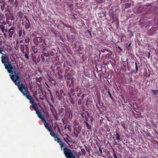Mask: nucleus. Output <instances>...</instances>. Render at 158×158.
<instances>
[{"instance_id":"1","label":"nucleus","mask_w":158,"mask_h":158,"mask_svg":"<svg viewBox=\"0 0 158 158\" xmlns=\"http://www.w3.org/2000/svg\"><path fill=\"white\" fill-rule=\"evenodd\" d=\"M1 59L2 63L4 64L8 72L10 74L13 73L14 69H15V68L9 62V57L5 54H3V55L2 56Z\"/></svg>"},{"instance_id":"2","label":"nucleus","mask_w":158,"mask_h":158,"mask_svg":"<svg viewBox=\"0 0 158 158\" xmlns=\"http://www.w3.org/2000/svg\"><path fill=\"white\" fill-rule=\"evenodd\" d=\"M15 68V69H14V70L13 72V73H10V76L12 81L16 85L18 86V88L21 86V83L22 82H21L20 79L19 73L15 71V70L16 69V68Z\"/></svg>"},{"instance_id":"3","label":"nucleus","mask_w":158,"mask_h":158,"mask_svg":"<svg viewBox=\"0 0 158 158\" xmlns=\"http://www.w3.org/2000/svg\"><path fill=\"white\" fill-rule=\"evenodd\" d=\"M21 86L18 87L19 90L23 93V95L26 96L28 99H30L32 97L28 93L27 87L23 85L22 83H21Z\"/></svg>"},{"instance_id":"4","label":"nucleus","mask_w":158,"mask_h":158,"mask_svg":"<svg viewBox=\"0 0 158 158\" xmlns=\"http://www.w3.org/2000/svg\"><path fill=\"white\" fill-rule=\"evenodd\" d=\"M63 149V152L67 158H80L77 157L73 153V151L66 147V145Z\"/></svg>"},{"instance_id":"5","label":"nucleus","mask_w":158,"mask_h":158,"mask_svg":"<svg viewBox=\"0 0 158 158\" xmlns=\"http://www.w3.org/2000/svg\"><path fill=\"white\" fill-rule=\"evenodd\" d=\"M50 131V135L55 139V140H57L58 143L60 146V148L62 150L63 147H65L66 145V144L62 142L60 138L58 137L57 134L55 133L54 132L52 131V130Z\"/></svg>"},{"instance_id":"6","label":"nucleus","mask_w":158,"mask_h":158,"mask_svg":"<svg viewBox=\"0 0 158 158\" xmlns=\"http://www.w3.org/2000/svg\"><path fill=\"white\" fill-rule=\"evenodd\" d=\"M36 113L37 114L39 118L41 119L43 121H45V117L44 114H42L41 112L38 110V108H36V110H34Z\"/></svg>"},{"instance_id":"7","label":"nucleus","mask_w":158,"mask_h":158,"mask_svg":"<svg viewBox=\"0 0 158 158\" xmlns=\"http://www.w3.org/2000/svg\"><path fill=\"white\" fill-rule=\"evenodd\" d=\"M15 28L13 27H11L8 30V38H12L15 32Z\"/></svg>"},{"instance_id":"8","label":"nucleus","mask_w":158,"mask_h":158,"mask_svg":"<svg viewBox=\"0 0 158 158\" xmlns=\"http://www.w3.org/2000/svg\"><path fill=\"white\" fill-rule=\"evenodd\" d=\"M30 102L32 105V107L34 110H36V108H37V105L35 103L34 100L31 98L30 99Z\"/></svg>"},{"instance_id":"9","label":"nucleus","mask_w":158,"mask_h":158,"mask_svg":"<svg viewBox=\"0 0 158 158\" xmlns=\"http://www.w3.org/2000/svg\"><path fill=\"white\" fill-rule=\"evenodd\" d=\"M23 14L21 11H19L17 15L16 18L17 19H19L20 20L23 17Z\"/></svg>"},{"instance_id":"10","label":"nucleus","mask_w":158,"mask_h":158,"mask_svg":"<svg viewBox=\"0 0 158 158\" xmlns=\"http://www.w3.org/2000/svg\"><path fill=\"white\" fill-rule=\"evenodd\" d=\"M99 105L100 106H98V104L97 103H96V107H97V109L99 110V112L100 113H102V111L100 110V108H102L103 106V103L102 102H100L99 103H98Z\"/></svg>"},{"instance_id":"11","label":"nucleus","mask_w":158,"mask_h":158,"mask_svg":"<svg viewBox=\"0 0 158 158\" xmlns=\"http://www.w3.org/2000/svg\"><path fill=\"white\" fill-rule=\"evenodd\" d=\"M43 121L44 122V125L45 128L48 130V131H51V128L52 127L51 126L50 127L48 123L46 122L45 120V121Z\"/></svg>"},{"instance_id":"12","label":"nucleus","mask_w":158,"mask_h":158,"mask_svg":"<svg viewBox=\"0 0 158 158\" xmlns=\"http://www.w3.org/2000/svg\"><path fill=\"white\" fill-rule=\"evenodd\" d=\"M31 27V23L29 22L26 23L25 25V27L26 30H27L30 28Z\"/></svg>"},{"instance_id":"13","label":"nucleus","mask_w":158,"mask_h":158,"mask_svg":"<svg viewBox=\"0 0 158 158\" xmlns=\"http://www.w3.org/2000/svg\"><path fill=\"white\" fill-rule=\"evenodd\" d=\"M116 135V140H118V142H119L121 140V138L120 137V136L118 133V132L116 131L115 132Z\"/></svg>"},{"instance_id":"14","label":"nucleus","mask_w":158,"mask_h":158,"mask_svg":"<svg viewBox=\"0 0 158 158\" xmlns=\"http://www.w3.org/2000/svg\"><path fill=\"white\" fill-rule=\"evenodd\" d=\"M68 94H69H69L70 95L69 99H70V102H71V104L72 105H74V104H75V101H74V98H73V97H71V94H70V93H69Z\"/></svg>"},{"instance_id":"15","label":"nucleus","mask_w":158,"mask_h":158,"mask_svg":"<svg viewBox=\"0 0 158 158\" xmlns=\"http://www.w3.org/2000/svg\"><path fill=\"white\" fill-rule=\"evenodd\" d=\"M106 93H107L108 94L110 98H111V100L112 101H113L114 100V98H113V97L111 95V93L110 92L109 89H108L107 91H106L105 92L106 94Z\"/></svg>"},{"instance_id":"16","label":"nucleus","mask_w":158,"mask_h":158,"mask_svg":"<svg viewBox=\"0 0 158 158\" xmlns=\"http://www.w3.org/2000/svg\"><path fill=\"white\" fill-rule=\"evenodd\" d=\"M17 32L18 34L19 37H20L22 36V29H20L19 30H17Z\"/></svg>"},{"instance_id":"17","label":"nucleus","mask_w":158,"mask_h":158,"mask_svg":"<svg viewBox=\"0 0 158 158\" xmlns=\"http://www.w3.org/2000/svg\"><path fill=\"white\" fill-rule=\"evenodd\" d=\"M85 123L87 129L89 131L91 130V126L89 125V123L86 122L84 121Z\"/></svg>"},{"instance_id":"18","label":"nucleus","mask_w":158,"mask_h":158,"mask_svg":"<svg viewBox=\"0 0 158 158\" xmlns=\"http://www.w3.org/2000/svg\"><path fill=\"white\" fill-rule=\"evenodd\" d=\"M19 0H15V2H14V5H12L15 7H17L19 6Z\"/></svg>"},{"instance_id":"19","label":"nucleus","mask_w":158,"mask_h":158,"mask_svg":"<svg viewBox=\"0 0 158 158\" xmlns=\"http://www.w3.org/2000/svg\"><path fill=\"white\" fill-rule=\"evenodd\" d=\"M84 147L86 150V151L90 153V149L88 147V145L87 144V143L85 144L84 145Z\"/></svg>"},{"instance_id":"20","label":"nucleus","mask_w":158,"mask_h":158,"mask_svg":"<svg viewBox=\"0 0 158 158\" xmlns=\"http://www.w3.org/2000/svg\"><path fill=\"white\" fill-rule=\"evenodd\" d=\"M125 9H128L130 8L131 6V3H126L125 4Z\"/></svg>"},{"instance_id":"21","label":"nucleus","mask_w":158,"mask_h":158,"mask_svg":"<svg viewBox=\"0 0 158 158\" xmlns=\"http://www.w3.org/2000/svg\"><path fill=\"white\" fill-rule=\"evenodd\" d=\"M74 134L75 135V136L77 137L78 136L79 134L80 133V131H79L76 130L74 131Z\"/></svg>"},{"instance_id":"22","label":"nucleus","mask_w":158,"mask_h":158,"mask_svg":"<svg viewBox=\"0 0 158 158\" xmlns=\"http://www.w3.org/2000/svg\"><path fill=\"white\" fill-rule=\"evenodd\" d=\"M0 28L2 32V33H4V32L5 31V27L2 24L0 25Z\"/></svg>"},{"instance_id":"23","label":"nucleus","mask_w":158,"mask_h":158,"mask_svg":"<svg viewBox=\"0 0 158 158\" xmlns=\"http://www.w3.org/2000/svg\"><path fill=\"white\" fill-rule=\"evenodd\" d=\"M71 139V140L70 139H68V138H64V140L69 145H70L69 144V143L67 141L71 142L72 141V140L71 139Z\"/></svg>"},{"instance_id":"24","label":"nucleus","mask_w":158,"mask_h":158,"mask_svg":"<svg viewBox=\"0 0 158 158\" xmlns=\"http://www.w3.org/2000/svg\"><path fill=\"white\" fill-rule=\"evenodd\" d=\"M121 126L125 130H126L127 128L125 123L124 122H123L122 123Z\"/></svg>"},{"instance_id":"25","label":"nucleus","mask_w":158,"mask_h":158,"mask_svg":"<svg viewBox=\"0 0 158 158\" xmlns=\"http://www.w3.org/2000/svg\"><path fill=\"white\" fill-rule=\"evenodd\" d=\"M152 91L155 95H157L158 94V89H152Z\"/></svg>"},{"instance_id":"26","label":"nucleus","mask_w":158,"mask_h":158,"mask_svg":"<svg viewBox=\"0 0 158 158\" xmlns=\"http://www.w3.org/2000/svg\"><path fill=\"white\" fill-rule=\"evenodd\" d=\"M135 65L136 73H137L138 71V68L137 65V63L136 61L135 62Z\"/></svg>"},{"instance_id":"27","label":"nucleus","mask_w":158,"mask_h":158,"mask_svg":"<svg viewBox=\"0 0 158 158\" xmlns=\"http://www.w3.org/2000/svg\"><path fill=\"white\" fill-rule=\"evenodd\" d=\"M43 56H46V57H48L49 56V53L48 52H43Z\"/></svg>"},{"instance_id":"28","label":"nucleus","mask_w":158,"mask_h":158,"mask_svg":"<svg viewBox=\"0 0 158 158\" xmlns=\"http://www.w3.org/2000/svg\"><path fill=\"white\" fill-rule=\"evenodd\" d=\"M94 141L96 143L97 146L98 147H99L100 143L98 141V140L96 139H94Z\"/></svg>"},{"instance_id":"29","label":"nucleus","mask_w":158,"mask_h":158,"mask_svg":"<svg viewBox=\"0 0 158 158\" xmlns=\"http://www.w3.org/2000/svg\"><path fill=\"white\" fill-rule=\"evenodd\" d=\"M81 116L82 118H84V117H85V118H86V116L85 115L84 112H82L81 113Z\"/></svg>"},{"instance_id":"30","label":"nucleus","mask_w":158,"mask_h":158,"mask_svg":"<svg viewBox=\"0 0 158 158\" xmlns=\"http://www.w3.org/2000/svg\"><path fill=\"white\" fill-rule=\"evenodd\" d=\"M113 156L114 157V158H118L117 156V153L116 154L114 152H113Z\"/></svg>"},{"instance_id":"31","label":"nucleus","mask_w":158,"mask_h":158,"mask_svg":"<svg viewBox=\"0 0 158 158\" xmlns=\"http://www.w3.org/2000/svg\"><path fill=\"white\" fill-rule=\"evenodd\" d=\"M25 40L26 43H28L29 42L30 39L28 38H27L25 39Z\"/></svg>"},{"instance_id":"32","label":"nucleus","mask_w":158,"mask_h":158,"mask_svg":"<svg viewBox=\"0 0 158 158\" xmlns=\"http://www.w3.org/2000/svg\"><path fill=\"white\" fill-rule=\"evenodd\" d=\"M5 7V6L4 4H3L2 5H1V9L2 10H3L4 9V8Z\"/></svg>"},{"instance_id":"33","label":"nucleus","mask_w":158,"mask_h":158,"mask_svg":"<svg viewBox=\"0 0 158 158\" xmlns=\"http://www.w3.org/2000/svg\"><path fill=\"white\" fill-rule=\"evenodd\" d=\"M82 101L81 99H79L78 100V104L79 105H81V104Z\"/></svg>"},{"instance_id":"34","label":"nucleus","mask_w":158,"mask_h":158,"mask_svg":"<svg viewBox=\"0 0 158 158\" xmlns=\"http://www.w3.org/2000/svg\"><path fill=\"white\" fill-rule=\"evenodd\" d=\"M150 52H148V53H147L146 54V56L148 58H150Z\"/></svg>"},{"instance_id":"35","label":"nucleus","mask_w":158,"mask_h":158,"mask_svg":"<svg viewBox=\"0 0 158 158\" xmlns=\"http://www.w3.org/2000/svg\"><path fill=\"white\" fill-rule=\"evenodd\" d=\"M36 38L37 39V40H38V39L39 40V42L40 43H41L42 40L40 37H36Z\"/></svg>"},{"instance_id":"36","label":"nucleus","mask_w":158,"mask_h":158,"mask_svg":"<svg viewBox=\"0 0 158 158\" xmlns=\"http://www.w3.org/2000/svg\"><path fill=\"white\" fill-rule=\"evenodd\" d=\"M117 153L118 158H121L122 155L118 153Z\"/></svg>"},{"instance_id":"37","label":"nucleus","mask_w":158,"mask_h":158,"mask_svg":"<svg viewBox=\"0 0 158 158\" xmlns=\"http://www.w3.org/2000/svg\"><path fill=\"white\" fill-rule=\"evenodd\" d=\"M81 152L84 155L86 154L85 151L84 149H81Z\"/></svg>"},{"instance_id":"38","label":"nucleus","mask_w":158,"mask_h":158,"mask_svg":"<svg viewBox=\"0 0 158 158\" xmlns=\"http://www.w3.org/2000/svg\"><path fill=\"white\" fill-rule=\"evenodd\" d=\"M10 3L12 5H14V0H9Z\"/></svg>"},{"instance_id":"39","label":"nucleus","mask_w":158,"mask_h":158,"mask_svg":"<svg viewBox=\"0 0 158 158\" xmlns=\"http://www.w3.org/2000/svg\"><path fill=\"white\" fill-rule=\"evenodd\" d=\"M41 79L42 78L41 77H39L38 78H36L37 81L39 82H40L41 80Z\"/></svg>"},{"instance_id":"40","label":"nucleus","mask_w":158,"mask_h":158,"mask_svg":"<svg viewBox=\"0 0 158 158\" xmlns=\"http://www.w3.org/2000/svg\"><path fill=\"white\" fill-rule=\"evenodd\" d=\"M25 58L27 59H29V57L28 54V53H27L26 52L25 53Z\"/></svg>"},{"instance_id":"41","label":"nucleus","mask_w":158,"mask_h":158,"mask_svg":"<svg viewBox=\"0 0 158 158\" xmlns=\"http://www.w3.org/2000/svg\"><path fill=\"white\" fill-rule=\"evenodd\" d=\"M41 57L42 61L43 62L45 60V59L44 58V56H43L42 55H41Z\"/></svg>"},{"instance_id":"42","label":"nucleus","mask_w":158,"mask_h":158,"mask_svg":"<svg viewBox=\"0 0 158 158\" xmlns=\"http://www.w3.org/2000/svg\"><path fill=\"white\" fill-rule=\"evenodd\" d=\"M51 100L52 101V103H54V100L53 99V96H52V94H51Z\"/></svg>"},{"instance_id":"43","label":"nucleus","mask_w":158,"mask_h":158,"mask_svg":"<svg viewBox=\"0 0 158 158\" xmlns=\"http://www.w3.org/2000/svg\"><path fill=\"white\" fill-rule=\"evenodd\" d=\"M3 15L0 14V21L2 20L3 18Z\"/></svg>"},{"instance_id":"44","label":"nucleus","mask_w":158,"mask_h":158,"mask_svg":"<svg viewBox=\"0 0 158 158\" xmlns=\"http://www.w3.org/2000/svg\"><path fill=\"white\" fill-rule=\"evenodd\" d=\"M85 94H82L81 96V99H84V98H85Z\"/></svg>"},{"instance_id":"45","label":"nucleus","mask_w":158,"mask_h":158,"mask_svg":"<svg viewBox=\"0 0 158 158\" xmlns=\"http://www.w3.org/2000/svg\"><path fill=\"white\" fill-rule=\"evenodd\" d=\"M50 54L51 56H54L55 54V53L53 52H50Z\"/></svg>"},{"instance_id":"46","label":"nucleus","mask_w":158,"mask_h":158,"mask_svg":"<svg viewBox=\"0 0 158 158\" xmlns=\"http://www.w3.org/2000/svg\"><path fill=\"white\" fill-rule=\"evenodd\" d=\"M99 150L100 153L102 154V148H101V147H99Z\"/></svg>"},{"instance_id":"47","label":"nucleus","mask_w":158,"mask_h":158,"mask_svg":"<svg viewBox=\"0 0 158 158\" xmlns=\"http://www.w3.org/2000/svg\"><path fill=\"white\" fill-rule=\"evenodd\" d=\"M24 17L26 19V20L27 21V22L29 21V19H28L27 17V16L24 15Z\"/></svg>"},{"instance_id":"48","label":"nucleus","mask_w":158,"mask_h":158,"mask_svg":"<svg viewBox=\"0 0 158 158\" xmlns=\"http://www.w3.org/2000/svg\"><path fill=\"white\" fill-rule=\"evenodd\" d=\"M156 29L155 28H152L150 29V31H153L154 32H155L156 30Z\"/></svg>"},{"instance_id":"49","label":"nucleus","mask_w":158,"mask_h":158,"mask_svg":"<svg viewBox=\"0 0 158 158\" xmlns=\"http://www.w3.org/2000/svg\"><path fill=\"white\" fill-rule=\"evenodd\" d=\"M1 45V41H0V45ZM2 50L1 48H0V53L2 54Z\"/></svg>"},{"instance_id":"50","label":"nucleus","mask_w":158,"mask_h":158,"mask_svg":"<svg viewBox=\"0 0 158 158\" xmlns=\"http://www.w3.org/2000/svg\"><path fill=\"white\" fill-rule=\"evenodd\" d=\"M3 33V35L6 38L7 37V35L5 32H4V33Z\"/></svg>"},{"instance_id":"51","label":"nucleus","mask_w":158,"mask_h":158,"mask_svg":"<svg viewBox=\"0 0 158 158\" xmlns=\"http://www.w3.org/2000/svg\"><path fill=\"white\" fill-rule=\"evenodd\" d=\"M117 48L119 49L120 51H122V49L119 46H118Z\"/></svg>"},{"instance_id":"52","label":"nucleus","mask_w":158,"mask_h":158,"mask_svg":"<svg viewBox=\"0 0 158 158\" xmlns=\"http://www.w3.org/2000/svg\"><path fill=\"white\" fill-rule=\"evenodd\" d=\"M77 41H76L74 43V45L75 48H76V47H77Z\"/></svg>"},{"instance_id":"53","label":"nucleus","mask_w":158,"mask_h":158,"mask_svg":"<svg viewBox=\"0 0 158 158\" xmlns=\"http://www.w3.org/2000/svg\"><path fill=\"white\" fill-rule=\"evenodd\" d=\"M124 67L125 68V71H126V70H127V66L126 65H124Z\"/></svg>"},{"instance_id":"54","label":"nucleus","mask_w":158,"mask_h":158,"mask_svg":"<svg viewBox=\"0 0 158 158\" xmlns=\"http://www.w3.org/2000/svg\"><path fill=\"white\" fill-rule=\"evenodd\" d=\"M89 33V35L90 36H92V35H91V33L90 32V31H89V30H87Z\"/></svg>"},{"instance_id":"55","label":"nucleus","mask_w":158,"mask_h":158,"mask_svg":"<svg viewBox=\"0 0 158 158\" xmlns=\"http://www.w3.org/2000/svg\"><path fill=\"white\" fill-rule=\"evenodd\" d=\"M49 105L52 108H54V106L53 105H52L51 104H49Z\"/></svg>"},{"instance_id":"56","label":"nucleus","mask_w":158,"mask_h":158,"mask_svg":"<svg viewBox=\"0 0 158 158\" xmlns=\"http://www.w3.org/2000/svg\"><path fill=\"white\" fill-rule=\"evenodd\" d=\"M98 103H99L100 102H101L100 101V98L98 97Z\"/></svg>"},{"instance_id":"57","label":"nucleus","mask_w":158,"mask_h":158,"mask_svg":"<svg viewBox=\"0 0 158 158\" xmlns=\"http://www.w3.org/2000/svg\"><path fill=\"white\" fill-rule=\"evenodd\" d=\"M41 95H39V97H40V100H43V98H42V97H41Z\"/></svg>"},{"instance_id":"58","label":"nucleus","mask_w":158,"mask_h":158,"mask_svg":"<svg viewBox=\"0 0 158 158\" xmlns=\"http://www.w3.org/2000/svg\"><path fill=\"white\" fill-rule=\"evenodd\" d=\"M18 28H19V29H22V28H21V27H20V26H19V25L18 26Z\"/></svg>"},{"instance_id":"59","label":"nucleus","mask_w":158,"mask_h":158,"mask_svg":"<svg viewBox=\"0 0 158 158\" xmlns=\"http://www.w3.org/2000/svg\"><path fill=\"white\" fill-rule=\"evenodd\" d=\"M126 158H133L132 157L128 156H127Z\"/></svg>"},{"instance_id":"60","label":"nucleus","mask_w":158,"mask_h":158,"mask_svg":"<svg viewBox=\"0 0 158 158\" xmlns=\"http://www.w3.org/2000/svg\"><path fill=\"white\" fill-rule=\"evenodd\" d=\"M85 118V120H86V121H88L89 119L87 117H86V118Z\"/></svg>"},{"instance_id":"61","label":"nucleus","mask_w":158,"mask_h":158,"mask_svg":"<svg viewBox=\"0 0 158 158\" xmlns=\"http://www.w3.org/2000/svg\"><path fill=\"white\" fill-rule=\"evenodd\" d=\"M38 50H36V51H34V52L35 53H36L37 52Z\"/></svg>"},{"instance_id":"62","label":"nucleus","mask_w":158,"mask_h":158,"mask_svg":"<svg viewBox=\"0 0 158 158\" xmlns=\"http://www.w3.org/2000/svg\"><path fill=\"white\" fill-rule=\"evenodd\" d=\"M5 32L6 33V32H7L8 31L7 30V29H6L5 30Z\"/></svg>"},{"instance_id":"63","label":"nucleus","mask_w":158,"mask_h":158,"mask_svg":"<svg viewBox=\"0 0 158 158\" xmlns=\"http://www.w3.org/2000/svg\"><path fill=\"white\" fill-rule=\"evenodd\" d=\"M74 39V38L73 39H72V41H74L75 40V39Z\"/></svg>"},{"instance_id":"64","label":"nucleus","mask_w":158,"mask_h":158,"mask_svg":"<svg viewBox=\"0 0 158 158\" xmlns=\"http://www.w3.org/2000/svg\"><path fill=\"white\" fill-rule=\"evenodd\" d=\"M73 82H73V81H72V80H71V83H72V84H73Z\"/></svg>"}]
</instances>
